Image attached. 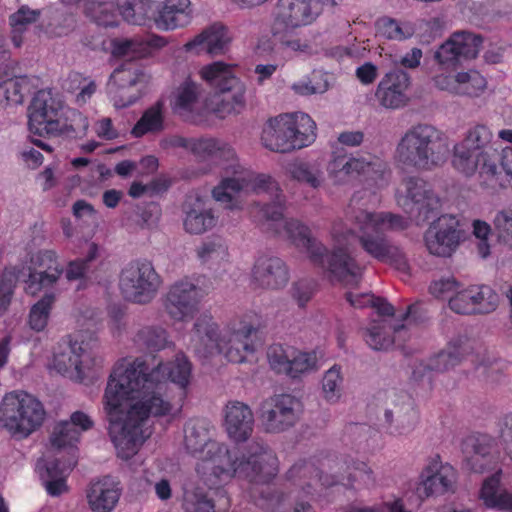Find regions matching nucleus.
Here are the masks:
<instances>
[{
  "label": "nucleus",
  "instance_id": "1",
  "mask_svg": "<svg viewBox=\"0 0 512 512\" xmlns=\"http://www.w3.org/2000/svg\"><path fill=\"white\" fill-rule=\"evenodd\" d=\"M192 365L179 352L173 361L149 370L142 358L119 360L108 379L103 404L110 439L117 456L128 460L136 455L151 435L150 417H174L180 408L166 397L167 380L186 389Z\"/></svg>",
  "mask_w": 512,
  "mask_h": 512
},
{
  "label": "nucleus",
  "instance_id": "2",
  "mask_svg": "<svg viewBox=\"0 0 512 512\" xmlns=\"http://www.w3.org/2000/svg\"><path fill=\"white\" fill-rule=\"evenodd\" d=\"M368 194L366 189L353 194L346 218L351 221L357 233L349 228L342 219L335 220L330 229L331 253L323 254L324 264L316 266L328 271L334 279L349 285L356 284L362 269L351 257L349 247L357 237L363 250L374 259L389 264L401 272L408 271V262L402 250L390 243L384 233L387 231L403 230L408 227V219L391 212H370L364 209L354 211Z\"/></svg>",
  "mask_w": 512,
  "mask_h": 512
},
{
  "label": "nucleus",
  "instance_id": "3",
  "mask_svg": "<svg viewBox=\"0 0 512 512\" xmlns=\"http://www.w3.org/2000/svg\"><path fill=\"white\" fill-rule=\"evenodd\" d=\"M184 445L197 459L195 471L209 487L228 482L237 477L257 486L268 484L278 473L275 454L262 442L250 443L239 457L225 443L209 438L207 429L197 423L185 427Z\"/></svg>",
  "mask_w": 512,
  "mask_h": 512
},
{
  "label": "nucleus",
  "instance_id": "4",
  "mask_svg": "<svg viewBox=\"0 0 512 512\" xmlns=\"http://www.w3.org/2000/svg\"><path fill=\"white\" fill-rule=\"evenodd\" d=\"M231 174V177L222 179L212 190L215 201L234 210L241 208V203L237 199L240 192L267 194L272 203L260 209L263 225L276 234L287 237L297 247L304 248L313 264H324L323 254L326 246L312 236L307 225L297 219H284L286 199L279 183L272 176L256 174L243 168L239 163Z\"/></svg>",
  "mask_w": 512,
  "mask_h": 512
},
{
  "label": "nucleus",
  "instance_id": "5",
  "mask_svg": "<svg viewBox=\"0 0 512 512\" xmlns=\"http://www.w3.org/2000/svg\"><path fill=\"white\" fill-rule=\"evenodd\" d=\"M235 69V65L222 61L204 65L199 70V76L215 89V93L204 99L201 84L187 77L172 93V110L192 121L200 120L208 113L220 118L240 113L246 103V87L236 76Z\"/></svg>",
  "mask_w": 512,
  "mask_h": 512
},
{
  "label": "nucleus",
  "instance_id": "6",
  "mask_svg": "<svg viewBox=\"0 0 512 512\" xmlns=\"http://www.w3.org/2000/svg\"><path fill=\"white\" fill-rule=\"evenodd\" d=\"M287 480L294 486L291 491L296 501L294 512H306L310 508L308 501L299 500L320 494L322 488L342 484L350 489L361 490L376 485L375 473L366 462L335 456L296 462L287 472Z\"/></svg>",
  "mask_w": 512,
  "mask_h": 512
},
{
  "label": "nucleus",
  "instance_id": "7",
  "mask_svg": "<svg viewBox=\"0 0 512 512\" xmlns=\"http://www.w3.org/2000/svg\"><path fill=\"white\" fill-rule=\"evenodd\" d=\"M261 326V316L247 311L229 320L220 330L210 314L196 318L189 333L188 347L200 358L222 354L228 361L242 363L255 351V334Z\"/></svg>",
  "mask_w": 512,
  "mask_h": 512
},
{
  "label": "nucleus",
  "instance_id": "8",
  "mask_svg": "<svg viewBox=\"0 0 512 512\" xmlns=\"http://www.w3.org/2000/svg\"><path fill=\"white\" fill-rule=\"evenodd\" d=\"M493 132L485 124L467 129L463 138L453 146L451 164L465 177L478 174L482 188L496 190L501 187L498 151L493 145Z\"/></svg>",
  "mask_w": 512,
  "mask_h": 512
},
{
  "label": "nucleus",
  "instance_id": "9",
  "mask_svg": "<svg viewBox=\"0 0 512 512\" xmlns=\"http://www.w3.org/2000/svg\"><path fill=\"white\" fill-rule=\"evenodd\" d=\"M448 152V143L440 130L429 124H417L399 139L394 160L403 169L432 171L446 162Z\"/></svg>",
  "mask_w": 512,
  "mask_h": 512
},
{
  "label": "nucleus",
  "instance_id": "10",
  "mask_svg": "<svg viewBox=\"0 0 512 512\" xmlns=\"http://www.w3.org/2000/svg\"><path fill=\"white\" fill-rule=\"evenodd\" d=\"M45 419L44 404L25 390L7 392L0 401V428L12 439H27L43 426Z\"/></svg>",
  "mask_w": 512,
  "mask_h": 512
},
{
  "label": "nucleus",
  "instance_id": "11",
  "mask_svg": "<svg viewBox=\"0 0 512 512\" xmlns=\"http://www.w3.org/2000/svg\"><path fill=\"white\" fill-rule=\"evenodd\" d=\"M316 139V123L306 113L280 114L265 124L261 142L270 151L289 153L310 146Z\"/></svg>",
  "mask_w": 512,
  "mask_h": 512
},
{
  "label": "nucleus",
  "instance_id": "12",
  "mask_svg": "<svg viewBox=\"0 0 512 512\" xmlns=\"http://www.w3.org/2000/svg\"><path fill=\"white\" fill-rule=\"evenodd\" d=\"M210 284L203 275L185 276L173 282L162 298L164 312L175 322H185L198 312Z\"/></svg>",
  "mask_w": 512,
  "mask_h": 512
},
{
  "label": "nucleus",
  "instance_id": "13",
  "mask_svg": "<svg viewBox=\"0 0 512 512\" xmlns=\"http://www.w3.org/2000/svg\"><path fill=\"white\" fill-rule=\"evenodd\" d=\"M327 171L335 185L347 184L351 179L363 175L367 185L377 189L386 187L391 177L387 164L379 158L367 160L364 157L337 156L329 162Z\"/></svg>",
  "mask_w": 512,
  "mask_h": 512
},
{
  "label": "nucleus",
  "instance_id": "14",
  "mask_svg": "<svg viewBox=\"0 0 512 512\" xmlns=\"http://www.w3.org/2000/svg\"><path fill=\"white\" fill-rule=\"evenodd\" d=\"M161 278L151 262L132 261L125 265L119 275V289L127 301L146 304L156 295Z\"/></svg>",
  "mask_w": 512,
  "mask_h": 512
},
{
  "label": "nucleus",
  "instance_id": "15",
  "mask_svg": "<svg viewBox=\"0 0 512 512\" xmlns=\"http://www.w3.org/2000/svg\"><path fill=\"white\" fill-rule=\"evenodd\" d=\"M341 0H278L273 13L271 32H283L312 24L322 13L323 7L335 6Z\"/></svg>",
  "mask_w": 512,
  "mask_h": 512
},
{
  "label": "nucleus",
  "instance_id": "16",
  "mask_svg": "<svg viewBox=\"0 0 512 512\" xmlns=\"http://www.w3.org/2000/svg\"><path fill=\"white\" fill-rule=\"evenodd\" d=\"M302 412L301 400L290 393H276L265 398L258 408V419L267 433L278 434L292 428Z\"/></svg>",
  "mask_w": 512,
  "mask_h": 512
},
{
  "label": "nucleus",
  "instance_id": "17",
  "mask_svg": "<svg viewBox=\"0 0 512 512\" xmlns=\"http://www.w3.org/2000/svg\"><path fill=\"white\" fill-rule=\"evenodd\" d=\"M395 199L397 205L418 221L428 220L441 208V199L422 178L409 176L398 186Z\"/></svg>",
  "mask_w": 512,
  "mask_h": 512
},
{
  "label": "nucleus",
  "instance_id": "18",
  "mask_svg": "<svg viewBox=\"0 0 512 512\" xmlns=\"http://www.w3.org/2000/svg\"><path fill=\"white\" fill-rule=\"evenodd\" d=\"M95 346V340L85 343L75 336L65 351L54 355L52 366L60 374H70L78 381L93 377L94 369L101 364V359L94 350Z\"/></svg>",
  "mask_w": 512,
  "mask_h": 512
},
{
  "label": "nucleus",
  "instance_id": "19",
  "mask_svg": "<svg viewBox=\"0 0 512 512\" xmlns=\"http://www.w3.org/2000/svg\"><path fill=\"white\" fill-rule=\"evenodd\" d=\"M222 482L209 487L197 473L183 486L181 506L185 512H226L230 499L222 488Z\"/></svg>",
  "mask_w": 512,
  "mask_h": 512
},
{
  "label": "nucleus",
  "instance_id": "20",
  "mask_svg": "<svg viewBox=\"0 0 512 512\" xmlns=\"http://www.w3.org/2000/svg\"><path fill=\"white\" fill-rule=\"evenodd\" d=\"M432 83L440 91L469 99L481 97L488 89L486 77L474 68L435 72Z\"/></svg>",
  "mask_w": 512,
  "mask_h": 512
},
{
  "label": "nucleus",
  "instance_id": "21",
  "mask_svg": "<svg viewBox=\"0 0 512 512\" xmlns=\"http://www.w3.org/2000/svg\"><path fill=\"white\" fill-rule=\"evenodd\" d=\"M482 39L470 32L460 31L453 33L434 52L433 58L439 71H452L459 66L462 60H471L477 57Z\"/></svg>",
  "mask_w": 512,
  "mask_h": 512
},
{
  "label": "nucleus",
  "instance_id": "22",
  "mask_svg": "<svg viewBox=\"0 0 512 512\" xmlns=\"http://www.w3.org/2000/svg\"><path fill=\"white\" fill-rule=\"evenodd\" d=\"M268 360L275 372L291 378H299L318 369L315 352L300 351L281 345H273L269 348Z\"/></svg>",
  "mask_w": 512,
  "mask_h": 512
},
{
  "label": "nucleus",
  "instance_id": "23",
  "mask_svg": "<svg viewBox=\"0 0 512 512\" xmlns=\"http://www.w3.org/2000/svg\"><path fill=\"white\" fill-rule=\"evenodd\" d=\"M461 239L459 221L452 215L441 216L424 233V244L429 254L442 258L452 256Z\"/></svg>",
  "mask_w": 512,
  "mask_h": 512
},
{
  "label": "nucleus",
  "instance_id": "24",
  "mask_svg": "<svg viewBox=\"0 0 512 512\" xmlns=\"http://www.w3.org/2000/svg\"><path fill=\"white\" fill-rule=\"evenodd\" d=\"M28 117L30 131L40 136L58 135L63 131L59 104L49 92L40 90L35 94L28 108Z\"/></svg>",
  "mask_w": 512,
  "mask_h": 512
},
{
  "label": "nucleus",
  "instance_id": "25",
  "mask_svg": "<svg viewBox=\"0 0 512 512\" xmlns=\"http://www.w3.org/2000/svg\"><path fill=\"white\" fill-rule=\"evenodd\" d=\"M413 306H409L402 319L404 324L392 326L387 319L374 320L367 327L364 334L365 342L373 350H388L393 344L402 346L408 338V332L412 325Z\"/></svg>",
  "mask_w": 512,
  "mask_h": 512
},
{
  "label": "nucleus",
  "instance_id": "26",
  "mask_svg": "<svg viewBox=\"0 0 512 512\" xmlns=\"http://www.w3.org/2000/svg\"><path fill=\"white\" fill-rule=\"evenodd\" d=\"M31 268L44 269L43 271H31L25 281V290L31 295H36L42 290L52 289L59 281L63 269L57 261V255L52 250H41L31 256Z\"/></svg>",
  "mask_w": 512,
  "mask_h": 512
},
{
  "label": "nucleus",
  "instance_id": "27",
  "mask_svg": "<svg viewBox=\"0 0 512 512\" xmlns=\"http://www.w3.org/2000/svg\"><path fill=\"white\" fill-rule=\"evenodd\" d=\"M418 494L424 497L443 495L453 490L456 482V470L443 463L437 456L432 458L421 473Z\"/></svg>",
  "mask_w": 512,
  "mask_h": 512
},
{
  "label": "nucleus",
  "instance_id": "28",
  "mask_svg": "<svg viewBox=\"0 0 512 512\" xmlns=\"http://www.w3.org/2000/svg\"><path fill=\"white\" fill-rule=\"evenodd\" d=\"M289 270L285 262L276 256H259L251 271V280L255 287L266 290H278L289 282Z\"/></svg>",
  "mask_w": 512,
  "mask_h": 512
},
{
  "label": "nucleus",
  "instance_id": "29",
  "mask_svg": "<svg viewBox=\"0 0 512 512\" xmlns=\"http://www.w3.org/2000/svg\"><path fill=\"white\" fill-rule=\"evenodd\" d=\"M142 76V72L130 62L113 71L107 84V93L114 107L124 108L136 101L137 96L129 91Z\"/></svg>",
  "mask_w": 512,
  "mask_h": 512
},
{
  "label": "nucleus",
  "instance_id": "30",
  "mask_svg": "<svg viewBox=\"0 0 512 512\" xmlns=\"http://www.w3.org/2000/svg\"><path fill=\"white\" fill-rule=\"evenodd\" d=\"M410 78L403 71H393L385 74L379 82L375 97L379 104L387 109H399L409 100L407 90Z\"/></svg>",
  "mask_w": 512,
  "mask_h": 512
},
{
  "label": "nucleus",
  "instance_id": "31",
  "mask_svg": "<svg viewBox=\"0 0 512 512\" xmlns=\"http://www.w3.org/2000/svg\"><path fill=\"white\" fill-rule=\"evenodd\" d=\"M224 428L234 442L247 441L254 427V415L251 408L240 401H229L224 409Z\"/></svg>",
  "mask_w": 512,
  "mask_h": 512
},
{
  "label": "nucleus",
  "instance_id": "32",
  "mask_svg": "<svg viewBox=\"0 0 512 512\" xmlns=\"http://www.w3.org/2000/svg\"><path fill=\"white\" fill-rule=\"evenodd\" d=\"M192 153L199 159L211 161L231 173L238 164L234 149L227 142L216 138L195 139Z\"/></svg>",
  "mask_w": 512,
  "mask_h": 512
},
{
  "label": "nucleus",
  "instance_id": "33",
  "mask_svg": "<svg viewBox=\"0 0 512 512\" xmlns=\"http://www.w3.org/2000/svg\"><path fill=\"white\" fill-rule=\"evenodd\" d=\"M230 42L228 29L220 23H214L188 41L184 48L195 54L206 52L211 56H219L228 50Z\"/></svg>",
  "mask_w": 512,
  "mask_h": 512
},
{
  "label": "nucleus",
  "instance_id": "34",
  "mask_svg": "<svg viewBox=\"0 0 512 512\" xmlns=\"http://www.w3.org/2000/svg\"><path fill=\"white\" fill-rule=\"evenodd\" d=\"M121 492L119 481L105 476L90 484L86 498L93 512H111L116 507Z\"/></svg>",
  "mask_w": 512,
  "mask_h": 512
},
{
  "label": "nucleus",
  "instance_id": "35",
  "mask_svg": "<svg viewBox=\"0 0 512 512\" xmlns=\"http://www.w3.org/2000/svg\"><path fill=\"white\" fill-rule=\"evenodd\" d=\"M93 427L90 416L82 411L72 413L69 421L57 424L51 436V445L55 448L73 446L79 441L81 433Z\"/></svg>",
  "mask_w": 512,
  "mask_h": 512
},
{
  "label": "nucleus",
  "instance_id": "36",
  "mask_svg": "<svg viewBox=\"0 0 512 512\" xmlns=\"http://www.w3.org/2000/svg\"><path fill=\"white\" fill-rule=\"evenodd\" d=\"M472 341L458 335L452 338L446 347L428 360L427 369L436 372H444L455 367L472 350Z\"/></svg>",
  "mask_w": 512,
  "mask_h": 512
},
{
  "label": "nucleus",
  "instance_id": "37",
  "mask_svg": "<svg viewBox=\"0 0 512 512\" xmlns=\"http://www.w3.org/2000/svg\"><path fill=\"white\" fill-rule=\"evenodd\" d=\"M190 0H165L155 18V25L163 31L187 26L192 20Z\"/></svg>",
  "mask_w": 512,
  "mask_h": 512
},
{
  "label": "nucleus",
  "instance_id": "38",
  "mask_svg": "<svg viewBox=\"0 0 512 512\" xmlns=\"http://www.w3.org/2000/svg\"><path fill=\"white\" fill-rule=\"evenodd\" d=\"M503 471L497 468L493 474L483 480L479 498L488 508L512 511V490L502 487Z\"/></svg>",
  "mask_w": 512,
  "mask_h": 512
},
{
  "label": "nucleus",
  "instance_id": "39",
  "mask_svg": "<svg viewBox=\"0 0 512 512\" xmlns=\"http://www.w3.org/2000/svg\"><path fill=\"white\" fill-rule=\"evenodd\" d=\"M218 222V217L204 201L196 197L187 204L183 226L187 233L200 235L213 229Z\"/></svg>",
  "mask_w": 512,
  "mask_h": 512
},
{
  "label": "nucleus",
  "instance_id": "40",
  "mask_svg": "<svg viewBox=\"0 0 512 512\" xmlns=\"http://www.w3.org/2000/svg\"><path fill=\"white\" fill-rule=\"evenodd\" d=\"M466 446L470 447L473 452V455L468 459L470 469L476 473L489 471L494 459L495 439L487 434H479L467 438Z\"/></svg>",
  "mask_w": 512,
  "mask_h": 512
},
{
  "label": "nucleus",
  "instance_id": "41",
  "mask_svg": "<svg viewBox=\"0 0 512 512\" xmlns=\"http://www.w3.org/2000/svg\"><path fill=\"white\" fill-rule=\"evenodd\" d=\"M75 465L74 462L69 464H62L59 461L37 463V469L40 473L41 479L45 488L51 496H59L67 491L66 476Z\"/></svg>",
  "mask_w": 512,
  "mask_h": 512
},
{
  "label": "nucleus",
  "instance_id": "42",
  "mask_svg": "<svg viewBox=\"0 0 512 512\" xmlns=\"http://www.w3.org/2000/svg\"><path fill=\"white\" fill-rule=\"evenodd\" d=\"M38 79L28 76H18L0 83V99L10 105L22 104L25 97L37 88Z\"/></svg>",
  "mask_w": 512,
  "mask_h": 512
},
{
  "label": "nucleus",
  "instance_id": "43",
  "mask_svg": "<svg viewBox=\"0 0 512 512\" xmlns=\"http://www.w3.org/2000/svg\"><path fill=\"white\" fill-rule=\"evenodd\" d=\"M42 15L40 9H32L28 5H22L17 11L9 17L11 28V41L16 48H20L24 43V35L28 27L36 23Z\"/></svg>",
  "mask_w": 512,
  "mask_h": 512
},
{
  "label": "nucleus",
  "instance_id": "44",
  "mask_svg": "<svg viewBox=\"0 0 512 512\" xmlns=\"http://www.w3.org/2000/svg\"><path fill=\"white\" fill-rule=\"evenodd\" d=\"M167 44L165 38L152 35L146 40L125 39L117 42L114 51L118 55L128 57H144L152 52L153 49H160Z\"/></svg>",
  "mask_w": 512,
  "mask_h": 512
},
{
  "label": "nucleus",
  "instance_id": "45",
  "mask_svg": "<svg viewBox=\"0 0 512 512\" xmlns=\"http://www.w3.org/2000/svg\"><path fill=\"white\" fill-rule=\"evenodd\" d=\"M287 171L292 179L313 189H319L325 183L322 166L316 162L295 161L289 164Z\"/></svg>",
  "mask_w": 512,
  "mask_h": 512
},
{
  "label": "nucleus",
  "instance_id": "46",
  "mask_svg": "<svg viewBox=\"0 0 512 512\" xmlns=\"http://www.w3.org/2000/svg\"><path fill=\"white\" fill-rule=\"evenodd\" d=\"M164 103L157 101L147 108L140 119L132 128L134 137H142L146 134H155L164 130Z\"/></svg>",
  "mask_w": 512,
  "mask_h": 512
},
{
  "label": "nucleus",
  "instance_id": "47",
  "mask_svg": "<svg viewBox=\"0 0 512 512\" xmlns=\"http://www.w3.org/2000/svg\"><path fill=\"white\" fill-rule=\"evenodd\" d=\"M86 255L68 263L65 275L70 281L89 277L94 272L95 262L100 253V247L94 242H86Z\"/></svg>",
  "mask_w": 512,
  "mask_h": 512
},
{
  "label": "nucleus",
  "instance_id": "48",
  "mask_svg": "<svg viewBox=\"0 0 512 512\" xmlns=\"http://www.w3.org/2000/svg\"><path fill=\"white\" fill-rule=\"evenodd\" d=\"M196 254L202 263L220 265L229 261V251L225 240L212 237L203 241L197 248Z\"/></svg>",
  "mask_w": 512,
  "mask_h": 512
},
{
  "label": "nucleus",
  "instance_id": "49",
  "mask_svg": "<svg viewBox=\"0 0 512 512\" xmlns=\"http://www.w3.org/2000/svg\"><path fill=\"white\" fill-rule=\"evenodd\" d=\"M377 33L387 39L403 41L415 33L414 25L408 21H399L390 17H382L376 22Z\"/></svg>",
  "mask_w": 512,
  "mask_h": 512
},
{
  "label": "nucleus",
  "instance_id": "50",
  "mask_svg": "<svg viewBox=\"0 0 512 512\" xmlns=\"http://www.w3.org/2000/svg\"><path fill=\"white\" fill-rule=\"evenodd\" d=\"M116 6L123 19L135 25L144 24L151 10L148 0H116Z\"/></svg>",
  "mask_w": 512,
  "mask_h": 512
},
{
  "label": "nucleus",
  "instance_id": "51",
  "mask_svg": "<svg viewBox=\"0 0 512 512\" xmlns=\"http://www.w3.org/2000/svg\"><path fill=\"white\" fill-rule=\"evenodd\" d=\"M474 315L494 312L500 302L499 294L487 285H471Z\"/></svg>",
  "mask_w": 512,
  "mask_h": 512
},
{
  "label": "nucleus",
  "instance_id": "52",
  "mask_svg": "<svg viewBox=\"0 0 512 512\" xmlns=\"http://www.w3.org/2000/svg\"><path fill=\"white\" fill-rule=\"evenodd\" d=\"M322 396L329 403H337L342 396L343 375L339 365H333L322 378Z\"/></svg>",
  "mask_w": 512,
  "mask_h": 512
},
{
  "label": "nucleus",
  "instance_id": "53",
  "mask_svg": "<svg viewBox=\"0 0 512 512\" xmlns=\"http://www.w3.org/2000/svg\"><path fill=\"white\" fill-rule=\"evenodd\" d=\"M134 341L140 347H146L150 350H161L170 344L167 331L155 326L141 328L135 335Z\"/></svg>",
  "mask_w": 512,
  "mask_h": 512
},
{
  "label": "nucleus",
  "instance_id": "54",
  "mask_svg": "<svg viewBox=\"0 0 512 512\" xmlns=\"http://www.w3.org/2000/svg\"><path fill=\"white\" fill-rule=\"evenodd\" d=\"M54 302L55 295L46 293L31 307L29 313V326L31 329L40 332L46 328Z\"/></svg>",
  "mask_w": 512,
  "mask_h": 512
},
{
  "label": "nucleus",
  "instance_id": "55",
  "mask_svg": "<svg viewBox=\"0 0 512 512\" xmlns=\"http://www.w3.org/2000/svg\"><path fill=\"white\" fill-rule=\"evenodd\" d=\"M346 297L355 308L371 306L381 316H392L394 314V308L390 303L383 298L375 297L373 294L348 293Z\"/></svg>",
  "mask_w": 512,
  "mask_h": 512
},
{
  "label": "nucleus",
  "instance_id": "56",
  "mask_svg": "<svg viewBox=\"0 0 512 512\" xmlns=\"http://www.w3.org/2000/svg\"><path fill=\"white\" fill-rule=\"evenodd\" d=\"M473 304L471 285L464 286L461 283L457 293L450 298L448 307L452 312L459 315H474Z\"/></svg>",
  "mask_w": 512,
  "mask_h": 512
},
{
  "label": "nucleus",
  "instance_id": "57",
  "mask_svg": "<svg viewBox=\"0 0 512 512\" xmlns=\"http://www.w3.org/2000/svg\"><path fill=\"white\" fill-rule=\"evenodd\" d=\"M494 231L499 240L512 247V208L498 210L492 220Z\"/></svg>",
  "mask_w": 512,
  "mask_h": 512
},
{
  "label": "nucleus",
  "instance_id": "58",
  "mask_svg": "<svg viewBox=\"0 0 512 512\" xmlns=\"http://www.w3.org/2000/svg\"><path fill=\"white\" fill-rule=\"evenodd\" d=\"M460 285L461 283L454 276H444L431 282L429 292L433 297L449 302L450 298L457 293Z\"/></svg>",
  "mask_w": 512,
  "mask_h": 512
},
{
  "label": "nucleus",
  "instance_id": "59",
  "mask_svg": "<svg viewBox=\"0 0 512 512\" xmlns=\"http://www.w3.org/2000/svg\"><path fill=\"white\" fill-rule=\"evenodd\" d=\"M329 83L321 73H315L311 79H303L292 85V89L299 95L321 94L328 90Z\"/></svg>",
  "mask_w": 512,
  "mask_h": 512
},
{
  "label": "nucleus",
  "instance_id": "60",
  "mask_svg": "<svg viewBox=\"0 0 512 512\" xmlns=\"http://www.w3.org/2000/svg\"><path fill=\"white\" fill-rule=\"evenodd\" d=\"M16 274L12 270H5L0 279V316L4 314L11 302L16 284Z\"/></svg>",
  "mask_w": 512,
  "mask_h": 512
},
{
  "label": "nucleus",
  "instance_id": "61",
  "mask_svg": "<svg viewBox=\"0 0 512 512\" xmlns=\"http://www.w3.org/2000/svg\"><path fill=\"white\" fill-rule=\"evenodd\" d=\"M89 15L99 26L113 27L117 25V17L113 12V6L111 4H93L92 7L89 8Z\"/></svg>",
  "mask_w": 512,
  "mask_h": 512
},
{
  "label": "nucleus",
  "instance_id": "62",
  "mask_svg": "<svg viewBox=\"0 0 512 512\" xmlns=\"http://www.w3.org/2000/svg\"><path fill=\"white\" fill-rule=\"evenodd\" d=\"M473 235L479 239L478 253L482 258L490 254L489 236L491 235V226L483 220H474L472 223Z\"/></svg>",
  "mask_w": 512,
  "mask_h": 512
},
{
  "label": "nucleus",
  "instance_id": "63",
  "mask_svg": "<svg viewBox=\"0 0 512 512\" xmlns=\"http://www.w3.org/2000/svg\"><path fill=\"white\" fill-rule=\"evenodd\" d=\"M279 41L278 51H281L283 54L288 52H308L310 50V45L307 41L301 40L298 37H294L289 35V32H283L278 35H273Z\"/></svg>",
  "mask_w": 512,
  "mask_h": 512
},
{
  "label": "nucleus",
  "instance_id": "64",
  "mask_svg": "<svg viewBox=\"0 0 512 512\" xmlns=\"http://www.w3.org/2000/svg\"><path fill=\"white\" fill-rule=\"evenodd\" d=\"M385 509L388 512H411L409 511L402 499H394L393 501L384 502L382 506H363V507H351L346 512H382Z\"/></svg>",
  "mask_w": 512,
  "mask_h": 512
}]
</instances>
